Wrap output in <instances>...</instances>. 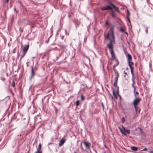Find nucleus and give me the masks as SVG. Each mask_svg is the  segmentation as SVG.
I'll list each match as a JSON object with an SVG mask.
<instances>
[{
  "instance_id": "1",
  "label": "nucleus",
  "mask_w": 153,
  "mask_h": 153,
  "mask_svg": "<svg viewBox=\"0 0 153 153\" xmlns=\"http://www.w3.org/2000/svg\"><path fill=\"white\" fill-rule=\"evenodd\" d=\"M108 4L109 5L102 7L101 8V9L102 11L111 10L110 11L111 14L112 16L114 18L115 16L114 12V11L112 10V9L113 8L117 12H119L120 10H119V8L118 7L116 6L111 2H109L108 3Z\"/></svg>"
},
{
  "instance_id": "2",
  "label": "nucleus",
  "mask_w": 153,
  "mask_h": 153,
  "mask_svg": "<svg viewBox=\"0 0 153 153\" xmlns=\"http://www.w3.org/2000/svg\"><path fill=\"white\" fill-rule=\"evenodd\" d=\"M110 30H111V32L112 36V40L111 39H110V42L108 44H107V46L108 48L110 50V54L111 55V59L112 60H113L114 59L115 60V59H117L116 58L115 56L114 55V52L113 50V41L114 42V33L113 31V28L112 27H111L110 29Z\"/></svg>"
},
{
  "instance_id": "3",
  "label": "nucleus",
  "mask_w": 153,
  "mask_h": 153,
  "mask_svg": "<svg viewBox=\"0 0 153 153\" xmlns=\"http://www.w3.org/2000/svg\"><path fill=\"white\" fill-rule=\"evenodd\" d=\"M123 129H122L120 127H119V129L120 130L121 133L124 135H126L127 134H129L130 133V131L128 129H126L125 127L122 126Z\"/></svg>"
},
{
  "instance_id": "4",
  "label": "nucleus",
  "mask_w": 153,
  "mask_h": 153,
  "mask_svg": "<svg viewBox=\"0 0 153 153\" xmlns=\"http://www.w3.org/2000/svg\"><path fill=\"white\" fill-rule=\"evenodd\" d=\"M115 75L116 76L114 78V87H116L117 86L118 78L119 76L118 73L116 71H115Z\"/></svg>"
},
{
  "instance_id": "5",
  "label": "nucleus",
  "mask_w": 153,
  "mask_h": 153,
  "mask_svg": "<svg viewBox=\"0 0 153 153\" xmlns=\"http://www.w3.org/2000/svg\"><path fill=\"white\" fill-rule=\"evenodd\" d=\"M134 96L135 97V99L133 101V104H134L135 109H136V108H137V105L139 103L140 100L139 98H136V96L135 94L134 95Z\"/></svg>"
},
{
  "instance_id": "6",
  "label": "nucleus",
  "mask_w": 153,
  "mask_h": 153,
  "mask_svg": "<svg viewBox=\"0 0 153 153\" xmlns=\"http://www.w3.org/2000/svg\"><path fill=\"white\" fill-rule=\"evenodd\" d=\"M29 116H27L25 118H22V119L21 121L24 124L26 125L29 123Z\"/></svg>"
},
{
  "instance_id": "7",
  "label": "nucleus",
  "mask_w": 153,
  "mask_h": 153,
  "mask_svg": "<svg viewBox=\"0 0 153 153\" xmlns=\"http://www.w3.org/2000/svg\"><path fill=\"white\" fill-rule=\"evenodd\" d=\"M127 58L128 59V65L131 68L132 67L130 65V60L131 59L132 57L131 55L129 54H128L127 55Z\"/></svg>"
},
{
  "instance_id": "8",
  "label": "nucleus",
  "mask_w": 153,
  "mask_h": 153,
  "mask_svg": "<svg viewBox=\"0 0 153 153\" xmlns=\"http://www.w3.org/2000/svg\"><path fill=\"white\" fill-rule=\"evenodd\" d=\"M35 74L34 71L33 69V68H32L31 69V73L30 78V80H32V79L33 78V76L35 75Z\"/></svg>"
},
{
  "instance_id": "9",
  "label": "nucleus",
  "mask_w": 153,
  "mask_h": 153,
  "mask_svg": "<svg viewBox=\"0 0 153 153\" xmlns=\"http://www.w3.org/2000/svg\"><path fill=\"white\" fill-rule=\"evenodd\" d=\"M130 68V69L132 75L131 80H133V79L134 80L135 79V76H134L133 73V68L131 67Z\"/></svg>"
},
{
  "instance_id": "10",
  "label": "nucleus",
  "mask_w": 153,
  "mask_h": 153,
  "mask_svg": "<svg viewBox=\"0 0 153 153\" xmlns=\"http://www.w3.org/2000/svg\"><path fill=\"white\" fill-rule=\"evenodd\" d=\"M83 143L86 149H89V148L90 144L87 141H84L83 142Z\"/></svg>"
},
{
  "instance_id": "11",
  "label": "nucleus",
  "mask_w": 153,
  "mask_h": 153,
  "mask_svg": "<svg viewBox=\"0 0 153 153\" xmlns=\"http://www.w3.org/2000/svg\"><path fill=\"white\" fill-rule=\"evenodd\" d=\"M65 140L63 138L60 141L59 143V146H61L65 142Z\"/></svg>"
},
{
  "instance_id": "12",
  "label": "nucleus",
  "mask_w": 153,
  "mask_h": 153,
  "mask_svg": "<svg viewBox=\"0 0 153 153\" xmlns=\"http://www.w3.org/2000/svg\"><path fill=\"white\" fill-rule=\"evenodd\" d=\"M29 48V45H27L25 46L23 49V52H25L27 51Z\"/></svg>"
},
{
  "instance_id": "13",
  "label": "nucleus",
  "mask_w": 153,
  "mask_h": 153,
  "mask_svg": "<svg viewBox=\"0 0 153 153\" xmlns=\"http://www.w3.org/2000/svg\"><path fill=\"white\" fill-rule=\"evenodd\" d=\"M118 91H117L116 92H115V91L114 90H113V94L114 97H115L116 99H117V95L118 94Z\"/></svg>"
},
{
  "instance_id": "14",
  "label": "nucleus",
  "mask_w": 153,
  "mask_h": 153,
  "mask_svg": "<svg viewBox=\"0 0 153 153\" xmlns=\"http://www.w3.org/2000/svg\"><path fill=\"white\" fill-rule=\"evenodd\" d=\"M115 62L116 63L113 65L114 68L117 66L119 64V62L117 59H115Z\"/></svg>"
},
{
  "instance_id": "15",
  "label": "nucleus",
  "mask_w": 153,
  "mask_h": 153,
  "mask_svg": "<svg viewBox=\"0 0 153 153\" xmlns=\"http://www.w3.org/2000/svg\"><path fill=\"white\" fill-rule=\"evenodd\" d=\"M127 14L126 17L128 20V22L129 23H130V20L129 18V11L128 10H127Z\"/></svg>"
},
{
  "instance_id": "16",
  "label": "nucleus",
  "mask_w": 153,
  "mask_h": 153,
  "mask_svg": "<svg viewBox=\"0 0 153 153\" xmlns=\"http://www.w3.org/2000/svg\"><path fill=\"white\" fill-rule=\"evenodd\" d=\"M131 148L132 150L135 151H137L138 149L135 146H132Z\"/></svg>"
},
{
  "instance_id": "17",
  "label": "nucleus",
  "mask_w": 153,
  "mask_h": 153,
  "mask_svg": "<svg viewBox=\"0 0 153 153\" xmlns=\"http://www.w3.org/2000/svg\"><path fill=\"white\" fill-rule=\"evenodd\" d=\"M120 31L122 33L124 32L125 30V29L123 28L122 27H120Z\"/></svg>"
},
{
  "instance_id": "18",
  "label": "nucleus",
  "mask_w": 153,
  "mask_h": 153,
  "mask_svg": "<svg viewBox=\"0 0 153 153\" xmlns=\"http://www.w3.org/2000/svg\"><path fill=\"white\" fill-rule=\"evenodd\" d=\"M109 35V34L108 33H107L106 36H105V38L107 40H108V39Z\"/></svg>"
},
{
  "instance_id": "19",
  "label": "nucleus",
  "mask_w": 153,
  "mask_h": 153,
  "mask_svg": "<svg viewBox=\"0 0 153 153\" xmlns=\"http://www.w3.org/2000/svg\"><path fill=\"white\" fill-rule=\"evenodd\" d=\"M76 107L79 105V100L77 101L76 102Z\"/></svg>"
},
{
  "instance_id": "20",
  "label": "nucleus",
  "mask_w": 153,
  "mask_h": 153,
  "mask_svg": "<svg viewBox=\"0 0 153 153\" xmlns=\"http://www.w3.org/2000/svg\"><path fill=\"white\" fill-rule=\"evenodd\" d=\"M108 95H109V97L111 98V99L112 100H113V96H112V95L111 94H108Z\"/></svg>"
},
{
  "instance_id": "21",
  "label": "nucleus",
  "mask_w": 153,
  "mask_h": 153,
  "mask_svg": "<svg viewBox=\"0 0 153 153\" xmlns=\"http://www.w3.org/2000/svg\"><path fill=\"white\" fill-rule=\"evenodd\" d=\"M41 148V144L40 143L39 145L38 149V150H40Z\"/></svg>"
},
{
  "instance_id": "22",
  "label": "nucleus",
  "mask_w": 153,
  "mask_h": 153,
  "mask_svg": "<svg viewBox=\"0 0 153 153\" xmlns=\"http://www.w3.org/2000/svg\"><path fill=\"white\" fill-rule=\"evenodd\" d=\"M125 121V118L124 117H123L121 119V121L122 123H124Z\"/></svg>"
},
{
  "instance_id": "23",
  "label": "nucleus",
  "mask_w": 153,
  "mask_h": 153,
  "mask_svg": "<svg viewBox=\"0 0 153 153\" xmlns=\"http://www.w3.org/2000/svg\"><path fill=\"white\" fill-rule=\"evenodd\" d=\"M15 115H16L15 114H14V115H13V117L12 118V119L14 120L16 118V117H15Z\"/></svg>"
},
{
  "instance_id": "24",
  "label": "nucleus",
  "mask_w": 153,
  "mask_h": 153,
  "mask_svg": "<svg viewBox=\"0 0 153 153\" xmlns=\"http://www.w3.org/2000/svg\"><path fill=\"white\" fill-rule=\"evenodd\" d=\"M81 98L82 100L83 101L84 100V97L82 95L81 96Z\"/></svg>"
},
{
  "instance_id": "25",
  "label": "nucleus",
  "mask_w": 153,
  "mask_h": 153,
  "mask_svg": "<svg viewBox=\"0 0 153 153\" xmlns=\"http://www.w3.org/2000/svg\"><path fill=\"white\" fill-rule=\"evenodd\" d=\"M15 85V83L14 81L13 80V81L12 86L13 87H14Z\"/></svg>"
},
{
  "instance_id": "26",
  "label": "nucleus",
  "mask_w": 153,
  "mask_h": 153,
  "mask_svg": "<svg viewBox=\"0 0 153 153\" xmlns=\"http://www.w3.org/2000/svg\"><path fill=\"white\" fill-rule=\"evenodd\" d=\"M15 15H12V21H13V19H14L15 17Z\"/></svg>"
},
{
  "instance_id": "27",
  "label": "nucleus",
  "mask_w": 153,
  "mask_h": 153,
  "mask_svg": "<svg viewBox=\"0 0 153 153\" xmlns=\"http://www.w3.org/2000/svg\"><path fill=\"white\" fill-rule=\"evenodd\" d=\"M41 152L39 150H37V151L35 153H41Z\"/></svg>"
},
{
  "instance_id": "28",
  "label": "nucleus",
  "mask_w": 153,
  "mask_h": 153,
  "mask_svg": "<svg viewBox=\"0 0 153 153\" xmlns=\"http://www.w3.org/2000/svg\"><path fill=\"white\" fill-rule=\"evenodd\" d=\"M134 84L132 83V85H132V87H133L134 88V93H135V87H134Z\"/></svg>"
},
{
  "instance_id": "29",
  "label": "nucleus",
  "mask_w": 153,
  "mask_h": 153,
  "mask_svg": "<svg viewBox=\"0 0 153 153\" xmlns=\"http://www.w3.org/2000/svg\"><path fill=\"white\" fill-rule=\"evenodd\" d=\"M147 148H145L144 149H143L142 151H147Z\"/></svg>"
},
{
  "instance_id": "30",
  "label": "nucleus",
  "mask_w": 153,
  "mask_h": 153,
  "mask_svg": "<svg viewBox=\"0 0 153 153\" xmlns=\"http://www.w3.org/2000/svg\"><path fill=\"white\" fill-rule=\"evenodd\" d=\"M101 104L102 105V107L103 108V109H104V107L103 103L102 102H101Z\"/></svg>"
},
{
  "instance_id": "31",
  "label": "nucleus",
  "mask_w": 153,
  "mask_h": 153,
  "mask_svg": "<svg viewBox=\"0 0 153 153\" xmlns=\"http://www.w3.org/2000/svg\"><path fill=\"white\" fill-rule=\"evenodd\" d=\"M105 25H108V22H105Z\"/></svg>"
},
{
  "instance_id": "32",
  "label": "nucleus",
  "mask_w": 153,
  "mask_h": 153,
  "mask_svg": "<svg viewBox=\"0 0 153 153\" xmlns=\"http://www.w3.org/2000/svg\"><path fill=\"white\" fill-rule=\"evenodd\" d=\"M145 31H146V33H147V31H148V29H147V27L146 28V29L145 30Z\"/></svg>"
},
{
  "instance_id": "33",
  "label": "nucleus",
  "mask_w": 153,
  "mask_h": 153,
  "mask_svg": "<svg viewBox=\"0 0 153 153\" xmlns=\"http://www.w3.org/2000/svg\"><path fill=\"white\" fill-rule=\"evenodd\" d=\"M131 65H133V62H130V65L131 66Z\"/></svg>"
},
{
  "instance_id": "34",
  "label": "nucleus",
  "mask_w": 153,
  "mask_h": 153,
  "mask_svg": "<svg viewBox=\"0 0 153 153\" xmlns=\"http://www.w3.org/2000/svg\"><path fill=\"white\" fill-rule=\"evenodd\" d=\"M80 147H81V149H83V147H82V146L81 144V145H80Z\"/></svg>"
},
{
  "instance_id": "35",
  "label": "nucleus",
  "mask_w": 153,
  "mask_h": 153,
  "mask_svg": "<svg viewBox=\"0 0 153 153\" xmlns=\"http://www.w3.org/2000/svg\"><path fill=\"white\" fill-rule=\"evenodd\" d=\"M25 55V54H23L22 56H21V59L22 57H23Z\"/></svg>"
},
{
  "instance_id": "36",
  "label": "nucleus",
  "mask_w": 153,
  "mask_h": 153,
  "mask_svg": "<svg viewBox=\"0 0 153 153\" xmlns=\"http://www.w3.org/2000/svg\"><path fill=\"white\" fill-rule=\"evenodd\" d=\"M138 107L137 106V108H136V109H135V110H136V111L137 112L138 110Z\"/></svg>"
},
{
  "instance_id": "37",
  "label": "nucleus",
  "mask_w": 153,
  "mask_h": 153,
  "mask_svg": "<svg viewBox=\"0 0 153 153\" xmlns=\"http://www.w3.org/2000/svg\"><path fill=\"white\" fill-rule=\"evenodd\" d=\"M131 80L133 82L132 83L134 84V80L133 79V80Z\"/></svg>"
},
{
  "instance_id": "38",
  "label": "nucleus",
  "mask_w": 153,
  "mask_h": 153,
  "mask_svg": "<svg viewBox=\"0 0 153 153\" xmlns=\"http://www.w3.org/2000/svg\"><path fill=\"white\" fill-rule=\"evenodd\" d=\"M84 42H86V39H85V38H84Z\"/></svg>"
},
{
  "instance_id": "39",
  "label": "nucleus",
  "mask_w": 153,
  "mask_h": 153,
  "mask_svg": "<svg viewBox=\"0 0 153 153\" xmlns=\"http://www.w3.org/2000/svg\"><path fill=\"white\" fill-rule=\"evenodd\" d=\"M9 1V0H6V3H8Z\"/></svg>"
},
{
  "instance_id": "40",
  "label": "nucleus",
  "mask_w": 153,
  "mask_h": 153,
  "mask_svg": "<svg viewBox=\"0 0 153 153\" xmlns=\"http://www.w3.org/2000/svg\"><path fill=\"white\" fill-rule=\"evenodd\" d=\"M136 94H137V95H138L139 94V93L137 91H136Z\"/></svg>"
},
{
  "instance_id": "41",
  "label": "nucleus",
  "mask_w": 153,
  "mask_h": 153,
  "mask_svg": "<svg viewBox=\"0 0 153 153\" xmlns=\"http://www.w3.org/2000/svg\"><path fill=\"white\" fill-rule=\"evenodd\" d=\"M140 129L141 132V133H142V129H141V128H140Z\"/></svg>"
},
{
  "instance_id": "42",
  "label": "nucleus",
  "mask_w": 153,
  "mask_h": 153,
  "mask_svg": "<svg viewBox=\"0 0 153 153\" xmlns=\"http://www.w3.org/2000/svg\"><path fill=\"white\" fill-rule=\"evenodd\" d=\"M124 33L126 34H127V35L128 34V33H127L126 32H125H125H124Z\"/></svg>"
},
{
  "instance_id": "43",
  "label": "nucleus",
  "mask_w": 153,
  "mask_h": 153,
  "mask_svg": "<svg viewBox=\"0 0 153 153\" xmlns=\"http://www.w3.org/2000/svg\"><path fill=\"white\" fill-rule=\"evenodd\" d=\"M123 73L125 74H126L127 73L126 72H125V71H124V72H123Z\"/></svg>"
},
{
  "instance_id": "44",
  "label": "nucleus",
  "mask_w": 153,
  "mask_h": 153,
  "mask_svg": "<svg viewBox=\"0 0 153 153\" xmlns=\"http://www.w3.org/2000/svg\"><path fill=\"white\" fill-rule=\"evenodd\" d=\"M149 153H153V151H151Z\"/></svg>"
},
{
  "instance_id": "45",
  "label": "nucleus",
  "mask_w": 153,
  "mask_h": 153,
  "mask_svg": "<svg viewBox=\"0 0 153 153\" xmlns=\"http://www.w3.org/2000/svg\"><path fill=\"white\" fill-rule=\"evenodd\" d=\"M76 25H78V24H75V26H76Z\"/></svg>"
},
{
  "instance_id": "46",
  "label": "nucleus",
  "mask_w": 153,
  "mask_h": 153,
  "mask_svg": "<svg viewBox=\"0 0 153 153\" xmlns=\"http://www.w3.org/2000/svg\"><path fill=\"white\" fill-rule=\"evenodd\" d=\"M105 147L106 148V146L105 145Z\"/></svg>"
},
{
  "instance_id": "47",
  "label": "nucleus",
  "mask_w": 153,
  "mask_h": 153,
  "mask_svg": "<svg viewBox=\"0 0 153 153\" xmlns=\"http://www.w3.org/2000/svg\"><path fill=\"white\" fill-rule=\"evenodd\" d=\"M140 109H139V112H140Z\"/></svg>"
},
{
  "instance_id": "48",
  "label": "nucleus",
  "mask_w": 153,
  "mask_h": 153,
  "mask_svg": "<svg viewBox=\"0 0 153 153\" xmlns=\"http://www.w3.org/2000/svg\"><path fill=\"white\" fill-rule=\"evenodd\" d=\"M51 144V143H48V144H49V145H50V144Z\"/></svg>"
},
{
  "instance_id": "49",
  "label": "nucleus",
  "mask_w": 153,
  "mask_h": 153,
  "mask_svg": "<svg viewBox=\"0 0 153 153\" xmlns=\"http://www.w3.org/2000/svg\"><path fill=\"white\" fill-rule=\"evenodd\" d=\"M66 58H67V57H65V59H65V60L66 59Z\"/></svg>"
},
{
  "instance_id": "50",
  "label": "nucleus",
  "mask_w": 153,
  "mask_h": 153,
  "mask_svg": "<svg viewBox=\"0 0 153 153\" xmlns=\"http://www.w3.org/2000/svg\"><path fill=\"white\" fill-rule=\"evenodd\" d=\"M5 14H6V13H5Z\"/></svg>"
}]
</instances>
